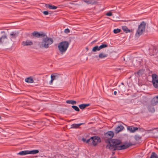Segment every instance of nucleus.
<instances>
[{
  "instance_id": "15",
  "label": "nucleus",
  "mask_w": 158,
  "mask_h": 158,
  "mask_svg": "<svg viewBox=\"0 0 158 158\" xmlns=\"http://www.w3.org/2000/svg\"><path fill=\"white\" fill-rule=\"evenodd\" d=\"M154 106H152L151 105V103L150 105H148V109L149 111L152 112H153L155 111V109L153 107Z\"/></svg>"
},
{
  "instance_id": "16",
  "label": "nucleus",
  "mask_w": 158,
  "mask_h": 158,
  "mask_svg": "<svg viewBox=\"0 0 158 158\" xmlns=\"http://www.w3.org/2000/svg\"><path fill=\"white\" fill-rule=\"evenodd\" d=\"M83 123L80 124H73L71 125V128H78Z\"/></svg>"
},
{
  "instance_id": "11",
  "label": "nucleus",
  "mask_w": 158,
  "mask_h": 158,
  "mask_svg": "<svg viewBox=\"0 0 158 158\" xmlns=\"http://www.w3.org/2000/svg\"><path fill=\"white\" fill-rule=\"evenodd\" d=\"M51 76H52V78L54 80H57L58 79H61L62 78L61 75L60 74L57 73L52 74Z\"/></svg>"
},
{
  "instance_id": "2",
  "label": "nucleus",
  "mask_w": 158,
  "mask_h": 158,
  "mask_svg": "<svg viewBox=\"0 0 158 158\" xmlns=\"http://www.w3.org/2000/svg\"><path fill=\"white\" fill-rule=\"evenodd\" d=\"M69 46V43L67 41H63L60 43L58 46V48L60 53L63 54L66 51Z\"/></svg>"
},
{
  "instance_id": "35",
  "label": "nucleus",
  "mask_w": 158,
  "mask_h": 158,
  "mask_svg": "<svg viewBox=\"0 0 158 158\" xmlns=\"http://www.w3.org/2000/svg\"><path fill=\"white\" fill-rule=\"evenodd\" d=\"M51 80L50 81V82L49 83H50V85H51V84H52L53 82V81H54V80L52 78V76H51Z\"/></svg>"
},
{
  "instance_id": "37",
  "label": "nucleus",
  "mask_w": 158,
  "mask_h": 158,
  "mask_svg": "<svg viewBox=\"0 0 158 158\" xmlns=\"http://www.w3.org/2000/svg\"><path fill=\"white\" fill-rule=\"evenodd\" d=\"M82 141L84 142H86V143H88V142H87V140H86V139H85V138H83L82 139Z\"/></svg>"
},
{
  "instance_id": "28",
  "label": "nucleus",
  "mask_w": 158,
  "mask_h": 158,
  "mask_svg": "<svg viewBox=\"0 0 158 158\" xmlns=\"http://www.w3.org/2000/svg\"><path fill=\"white\" fill-rule=\"evenodd\" d=\"M72 107L75 110L77 111H80V110L78 107L75 106H72Z\"/></svg>"
},
{
  "instance_id": "39",
  "label": "nucleus",
  "mask_w": 158,
  "mask_h": 158,
  "mask_svg": "<svg viewBox=\"0 0 158 158\" xmlns=\"http://www.w3.org/2000/svg\"><path fill=\"white\" fill-rule=\"evenodd\" d=\"M116 94H117V92L116 91H114V94L115 95H116Z\"/></svg>"
},
{
  "instance_id": "29",
  "label": "nucleus",
  "mask_w": 158,
  "mask_h": 158,
  "mask_svg": "<svg viewBox=\"0 0 158 158\" xmlns=\"http://www.w3.org/2000/svg\"><path fill=\"white\" fill-rule=\"evenodd\" d=\"M39 35H40V36H41L43 37H44V38H46V37H47L45 33H44L43 32H41V33H39Z\"/></svg>"
},
{
  "instance_id": "33",
  "label": "nucleus",
  "mask_w": 158,
  "mask_h": 158,
  "mask_svg": "<svg viewBox=\"0 0 158 158\" xmlns=\"http://www.w3.org/2000/svg\"><path fill=\"white\" fill-rule=\"evenodd\" d=\"M70 32V30L68 28L65 29L64 31V32L66 34H67Z\"/></svg>"
},
{
  "instance_id": "13",
  "label": "nucleus",
  "mask_w": 158,
  "mask_h": 158,
  "mask_svg": "<svg viewBox=\"0 0 158 158\" xmlns=\"http://www.w3.org/2000/svg\"><path fill=\"white\" fill-rule=\"evenodd\" d=\"M124 128V127L122 125H120L117 127L115 129V131L116 133H118L121 131Z\"/></svg>"
},
{
  "instance_id": "20",
  "label": "nucleus",
  "mask_w": 158,
  "mask_h": 158,
  "mask_svg": "<svg viewBox=\"0 0 158 158\" xmlns=\"http://www.w3.org/2000/svg\"><path fill=\"white\" fill-rule=\"evenodd\" d=\"M107 56V54H105L103 52L100 53L98 57L99 58H103L106 57Z\"/></svg>"
},
{
  "instance_id": "38",
  "label": "nucleus",
  "mask_w": 158,
  "mask_h": 158,
  "mask_svg": "<svg viewBox=\"0 0 158 158\" xmlns=\"http://www.w3.org/2000/svg\"><path fill=\"white\" fill-rule=\"evenodd\" d=\"M141 70H139L138 72L137 73L139 75L140 74V72L141 71Z\"/></svg>"
},
{
  "instance_id": "31",
  "label": "nucleus",
  "mask_w": 158,
  "mask_h": 158,
  "mask_svg": "<svg viewBox=\"0 0 158 158\" xmlns=\"http://www.w3.org/2000/svg\"><path fill=\"white\" fill-rule=\"evenodd\" d=\"M121 31V30L119 29H115L114 30L113 32L115 34H117L120 32Z\"/></svg>"
},
{
  "instance_id": "32",
  "label": "nucleus",
  "mask_w": 158,
  "mask_h": 158,
  "mask_svg": "<svg viewBox=\"0 0 158 158\" xmlns=\"http://www.w3.org/2000/svg\"><path fill=\"white\" fill-rule=\"evenodd\" d=\"M135 138L136 140H138L141 139V137L139 135H136L135 136Z\"/></svg>"
},
{
  "instance_id": "9",
  "label": "nucleus",
  "mask_w": 158,
  "mask_h": 158,
  "mask_svg": "<svg viewBox=\"0 0 158 158\" xmlns=\"http://www.w3.org/2000/svg\"><path fill=\"white\" fill-rule=\"evenodd\" d=\"M81 1L84 2L87 4L91 5L96 4L97 3V2L94 0H83Z\"/></svg>"
},
{
  "instance_id": "10",
  "label": "nucleus",
  "mask_w": 158,
  "mask_h": 158,
  "mask_svg": "<svg viewBox=\"0 0 158 158\" xmlns=\"http://www.w3.org/2000/svg\"><path fill=\"white\" fill-rule=\"evenodd\" d=\"M18 33L15 32H12L10 34V39L11 40H12L13 39H15L18 36Z\"/></svg>"
},
{
  "instance_id": "19",
  "label": "nucleus",
  "mask_w": 158,
  "mask_h": 158,
  "mask_svg": "<svg viewBox=\"0 0 158 158\" xmlns=\"http://www.w3.org/2000/svg\"><path fill=\"white\" fill-rule=\"evenodd\" d=\"M39 151L37 150H33L31 151L28 150V154H35L39 153Z\"/></svg>"
},
{
  "instance_id": "34",
  "label": "nucleus",
  "mask_w": 158,
  "mask_h": 158,
  "mask_svg": "<svg viewBox=\"0 0 158 158\" xmlns=\"http://www.w3.org/2000/svg\"><path fill=\"white\" fill-rule=\"evenodd\" d=\"M112 15V13L111 12H109L106 13V15L107 16H111Z\"/></svg>"
},
{
  "instance_id": "17",
  "label": "nucleus",
  "mask_w": 158,
  "mask_h": 158,
  "mask_svg": "<svg viewBox=\"0 0 158 158\" xmlns=\"http://www.w3.org/2000/svg\"><path fill=\"white\" fill-rule=\"evenodd\" d=\"M89 105H90L89 104H83L79 105V106L81 109H82L85 108L86 107L89 106Z\"/></svg>"
},
{
  "instance_id": "1",
  "label": "nucleus",
  "mask_w": 158,
  "mask_h": 158,
  "mask_svg": "<svg viewBox=\"0 0 158 158\" xmlns=\"http://www.w3.org/2000/svg\"><path fill=\"white\" fill-rule=\"evenodd\" d=\"M114 133L112 131H108L106 133L105 135L106 137L108 139L106 141L109 144L106 146V148L114 151L115 150L124 149L129 147L131 144L129 143H125L123 144H121V142L119 140L112 139L110 140L114 136Z\"/></svg>"
},
{
  "instance_id": "23",
  "label": "nucleus",
  "mask_w": 158,
  "mask_h": 158,
  "mask_svg": "<svg viewBox=\"0 0 158 158\" xmlns=\"http://www.w3.org/2000/svg\"><path fill=\"white\" fill-rule=\"evenodd\" d=\"M122 29L123 31L125 32L126 33H128L130 32V30L126 26H124L122 27Z\"/></svg>"
},
{
  "instance_id": "8",
  "label": "nucleus",
  "mask_w": 158,
  "mask_h": 158,
  "mask_svg": "<svg viewBox=\"0 0 158 158\" xmlns=\"http://www.w3.org/2000/svg\"><path fill=\"white\" fill-rule=\"evenodd\" d=\"M151 105L152 106H155L158 103V96L154 97L152 100L151 102Z\"/></svg>"
},
{
  "instance_id": "40",
  "label": "nucleus",
  "mask_w": 158,
  "mask_h": 158,
  "mask_svg": "<svg viewBox=\"0 0 158 158\" xmlns=\"http://www.w3.org/2000/svg\"><path fill=\"white\" fill-rule=\"evenodd\" d=\"M70 3L71 4H75V5H78V4H75L73 3Z\"/></svg>"
},
{
  "instance_id": "3",
  "label": "nucleus",
  "mask_w": 158,
  "mask_h": 158,
  "mask_svg": "<svg viewBox=\"0 0 158 158\" xmlns=\"http://www.w3.org/2000/svg\"><path fill=\"white\" fill-rule=\"evenodd\" d=\"M53 40L52 39L46 37L44 38L41 43V47L42 48H48L49 45L51 44L53 42Z\"/></svg>"
},
{
  "instance_id": "25",
  "label": "nucleus",
  "mask_w": 158,
  "mask_h": 158,
  "mask_svg": "<svg viewBox=\"0 0 158 158\" xmlns=\"http://www.w3.org/2000/svg\"><path fill=\"white\" fill-rule=\"evenodd\" d=\"M32 35L36 37H40L39 33L37 31H35L32 33Z\"/></svg>"
},
{
  "instance_id": "24",
  "label": "nucleus",
  "mask_w": 158,
  "mask_h": 158,
  "mask_svg": "<svg viewBox=\"0 0 158 158\" xmlns=\"http://www.w3.org/2000/svg\"><path fill=\"white\" fill-rule=\"evenodd\" d=\"M66 103L68 104H71L73 105L76 104V102L75 101L68 100L66 101Z\"/></svg>"
},
{
  "instance_id": "21",
  "label": "nucleus",
  "mask_w": 158,
  "mask_h": 158,
  "mask_svg": "<svg viewBox=\"0 0 158 158\" xmlns=\"http://www.w3.org/2000/svg\"><path fill=\"white\" fill-rule=\"evenodd\" d=\"M46 7L52 10H55L57 8V7L53 6L51 4H48L46 5Z\"/></svg>"
},
{
  "instance_id": "14",
  "label": "nucleus",
  "mask_w": 158,
  "mask_h": 158,
  "mask_svg": "<svg viewBox=\"0 0 158 158\" xmlns=\"http://www.w3.org/2000/svg\"><path fill=\"white\" fill-rule=\"evenodd\" d=\"M25 82L29 83H31L34 82L33 78L31 77L25 79Z\"/></svg>"
},
{
  "instance_id": "18",
  "label": "nucleus",
  "mask_w": 158,
  "mask_h": 158,
  "mask_svg": "<svg viewBox=\"0 0 158 158\" xmlns=\"http://www.w3.org/2000/svg\"><path fill=\"white\" fill-rule=\"evenodd\" d=\"M7 35H5L2 36L0 38V40H1L2 41V44L3 42H4L5 41V40L6 39H7Z\"/></svg>"
},
{
  "instance_id": "5",
  "label": "nucleus",
  "mask_w": 158,
  "mask_h": 158,
  "mask_svg": "<svg viewBox=\"0 0 158 158\" xmlns=\"http://www.w3.org/2000/svg\"><path fill=\"white\" fill-rule=\"evenodd\" d=\"M100 141V138L97 136H94L91 137L89 139H87V142L91 145L95 146Z\"/></svg>"
},
{
  "instance_id": "36",
  "label": "nucleus",
  "mask_w": 158,
  "mask_h": 158,
  "mask_svg": "<svg viewBox=\"0 0 158 158\" xmlns=\"http://www.w3.org/2000/svg\"><path fill=\"white\" fill-rule=\"evenodd\" d=\"M43 13L44 15H48L49 14L48 12L47 11H43Z\"/></svg>"
},
{
  "instance_id": "22",
  "label": "nucleus",
  "mask_w": 158,
  "mask_h": 158,
  "mask_svg": "<svg viewBox=\"0 0 158 158\" xmlns=\"http://www.w3.org/2000/svg\"><path fill=\"white\" fill-rule=\"evenodd\" d=\"M28 154V150L22 151L19 152L18 153V154L21 155H25Z\"/></svg>"
},
{
  "instance_id": "4",
  "label": "nucleus",
  "mask_w": 158,
  "mask_h": 158,
  "mask_svg": "<svg viewBox=\"0 0 158 158\" xmlns=\"http://www.w3.org/2000/svg\"><path fill=\"white\" fill-rule=\"evenodd\" d=\"M146 23L143 21L142 22L138 27L137 31L135 34V36L139 37L145 31Z\"/></svg>"
},
{
  "instance_id": "41",
  "label": "nucleus",
  "mask_w": 158,
  "mask_h": 158,
  "mask_svg": "<svg viewBox=\"0 0 158 158\" xmlns=\"http://www.w3.org/2000/svg\"><path fill=\"white\" fill-rule=\"evenodd\" d=\"M2 44V41L1 40H0V44Z\"/></svg>"
},
{
  "instance_id": "7",
  "label": "nucleus",
  "mask_w": 158,
  "mask_h": 158,
  "mask_svg": "<svg viewBox=\"0 0 158 158\" xmlns=\"http://www.w3.org/2000/svg\"><path fill=\"white\" fill-rule=\"evenodd\" d=\"M127 129L131 132L133 133L136 131L138 130V128L137 127H134L132 126H128L127 127Z\"/></svg>"
},
{
  "instance_id": "30",
  "label": "nucleus",
  "mask_w": 158,
  "mask_h": 158,
  "mask_svg": "<svg viewBox=\"0 0 158 158\" xmlns=\"http://www.w3.org/2000/svg\"><path fill=\"white\" fill-rule=\"evenodd\" d=\"M108 46L107 45L105 44H103L101 45H100V46H99V48H100V50Z\"/></svg>"
},
{
  "instance_id": "42",
  "label": "nucleus",
  "mask_w": 158,
  "mask_h": 158,
  "mask_svg": "<svg viewBox=\"0 0 158 158\" xmlns=\"http://www.w3.org/2000/svg\"><path fill=\"white\" fill-rule=\"evenodd\" d=\"M1 118V117L0 116V119Z\"/></svg>"
},
{
  "instance_id": "6",
  "label": "nucleus",
  "mask_w": 158,
  "mask_h": 158,
  "mask_svg": "<svg viewBox=\"0 0 158 158\" xmlns=\"http://www.w3.org/2000/svg\"><path fill=\"white\" fill-rule=\"evenodd\" d=\"M152 83L153 86L156 88L158 89V76L156 74L152 75Z\"/></svg>"
},
{
  "instance_id": "26",
  "label": "nucleus",
  "mask_w": 158,
  "mask_h": 158,
  "mask_svg": "<svg viewBox=\"0 0 158 158\" xmlns=\"http://www.w3.org/2000/svg\"><path fill=\"white\" fill-rule=\"evenodd\" d=\"M100 50V48H99V47L98 46H95L92 49V51L93 52H95L97 51H99Z\"/></svg>"
},
{
  "instance_id": "12",
  "label": "nucleus",
  "mask_w": 158,
  "mask_h": 158,
  "mask_svg": "<svg viewBox=\"0 0 158 158\" xmlns=\"http://www.w3.org/2000/svg\"><path fill=\"white\" fill-rule=\"evenodd\" d=\"M22 45L23 46H31L33 44V42L31 41L27 40L22 42Z\"/></svg>"
},
{
  "instance_id": "27",
  "label": "nucleus",
  "mask_w": 158,
  "mask_h": 158,
  "mask_svg": "<svg viewBox=\"0 0 158 158\" xmlns=\"http://www.w3.org/2000/svg\"><path fill=\"white\" fill-rule=\"evenodd\" d=\"M150 158H158V156L156 153L152 152Z\"/></svg>"
}]
</instances>
